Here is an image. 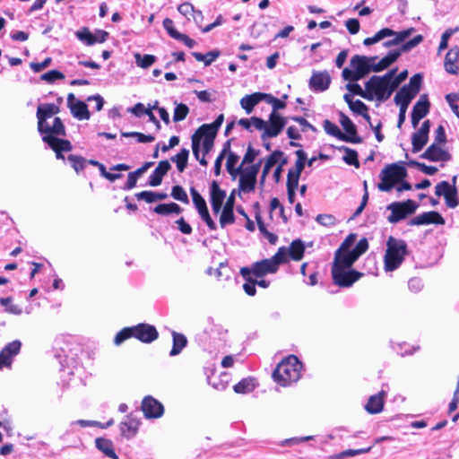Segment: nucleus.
Listing matches in <instances>:
<instances>
[{
  "label": "nucleus",
  "instance_id": "412c9836",
  "mask_svg": "<svg viewBox=\"0 0 459 459\" xmlns=\"http://www.w3.org/2000/svg\"><path fill=\"white\" fill-rule=\"evenodd\" d=\"M225 198L226 192L220 187L216 181H212L210 186V202L214 214L220 213Z\"/></svg>",
  "mask_w": 459,
  "mask_h": 459
},
{
  "label": "nucleus",
  "instance_id": "5701e85b",
  "mask_svg": "<svg viewBox=\"0 0 459 459\" xmlns=\"http://www.w3.org/2000/svg\"><path fill=\"white\" fill-rule=\"evenodd\" d=\"M21 349V342L13 341L8 343L0 352V368L10 367L13 358L17 355Z\"/></svg>",
  "mask_w": 459,
  "mask_h": 459
},
{
  "label": "nucleus",
  "instance_id": "c756f323",
  "mask_svg": "<svg viewBox=\"0 0 459 459\" xmlns=\"http://www.w3.org/2000/svg\"><path fill=\"white\" fill-rule=\"evenodd\" d=\"M385 392L382 391L377 394L369 397L367 404L365 405L366 411L370 414H377L382 411L384 407Z\"/></svg>",
  "mask_w": 459,
  "mask_h": 459
},
{
  "label": "nucleus",
  "instance_id": "680f3d73",
  "mask_svg": "<svg viewBox=\"0 0 459 459\" xmlns=\"http://www.w3.org/2000/svg\"><path fill=\"white\" fill-rule=\"evenodd\" d=\"M316 221L325 227L333 226L336 223V218L332 214H319L316 218Z\"/></svg>",
  "mask_w": 459,
  "mask_h": 459
},
{
  "label": "nucleus",
  "instance_id": "f03ea898",
  "mask_svg": "<svg viewBox=\"0 0 459 459\" xmlns=\"http://www.w3.org/2000/svg\"><path fill=\"white\" fill-rule=\"evenodd\" d=\"M58 112L59 108L55 104L39 105L37 109L38 130L44 134L42 140L56 152V158L64 159L61 152L70 151L71 143L67 140L57 137L65 134L63 122L59 117H55Z\"/></svg>",
  "mask_w": 459,
  "mask_h": 459
},
{
  "label": "nucleus",
  "instance_id": "c9c22d12",
  "mask_svg": "<svg viewBox=\"0 0 459 459\" xmlns=\"http://www.w3.org/2000/svg\"><path fill=\"white\" fill-rule=\"evenodd\" d=\"M394 34V30L389 28H384L377 31L373 37L366 38L363 40L365 46H370L379 42L380 40L388 38Z\"/></svg>",
  "mask_w": 459,
  "mask_h": 459
},
{
  "label": "nucleus",
  "instance_id": "f704fd0d",
  "mask_svg": "<svg viewBox=\"0 0 459 459\" xmlns=\"http://www.w3.org/2000/svg\"><path fill=\"white\" fill-rule=\"evenodd\" d=\"M172 336H173V347H172V350L170 351V356H176L178 353H180L181 351L185 348L187 341H186V338L185 335L176 333V332L172 333Z\"/></svg>",
  "mask_w": 459,
  "mask_h": 459
},
{
  "label": "nucleus",
  "instance_id": "a19ab883",
  "mask_svg": "<svg viewBox=\"0 0 459 459\" xmlns=\"http://www.w3.org/2000/svg\"><path fill=\"white\" fill-rule=\"evenodd\" d=\"M134 56L137 66L143 69L149 68L156 61V57L152 55H141L139 53H135Z\"/></svg>",
  "mask_w": 459,
  "mask_h": 459
},
{
  "label": "nucleus",
  "instance_id": "393cba45",
  "mask_svg": "<svg viewBox=\"0 0 459 459\" xmlns=\"http://www.w3.org/2000/svg\"><path fill=\"white\" fill-rule=\"evenodd\" d=\"M340 123L346 132L343 141L351 143L361 142L360 138L356 134V126L347 116L341 114Z\"/></svg>",
  "mask_w": 459,
  "mask_h": 459
},
{
  "label": "nucleus",
  "instance_id": "c03bdc74",
  "mask_svg": "<svg viewBox=\"0 0 459 459\" xmlns=\"http://www.w3.org/2000/svg\"><path fill=\"white\" fill-rule=\"evenodd\" d=\"M285 165L287 163V159L284 157L283 152L280 151L273 152L265 160V165L269 168H273L274 165Z\"/></svg>",
  "mask_w": 459,
  "mask_h": 459
},
{
  "label": "nucleus",
  "instance_id": "052dcab7",
  "mask_svg": "<svg viewBox=\"0 0 459 459\" xmlns=\"http://www.w3.org/2000/svg\"><path fill=\"white\" fill-rule=\"evenodd\" d=\"M414 28H409L402 31L394 30V34L391 37H394L397 45H399L400 43L405 41V39H408L414 32Z\"/></svg>",
  "mask_w": 459,
  "mask_h": 459
},
{
  "label": "nucleus",
  "instance_id": "473e14b6",
  "mask_svg": "<svg viewBox=\"0 0 459 459\" xmlns=\"http://www.w3.org/2000/svg\"><path fill=\"white\" fill-rule=\"evenodd\" d=\"M219 215V223L222 229L235 222V215L231 208L222 206Z\"/></svg>",
  "mask_w": 459,
  "mask_h": 459
},
{
  "label": "nucleus",
  "instance_id": "4468645a",
  "mask_svg": "<svg viewBox=\"0 0 459 459\" xmlns=\"http://www.w3.org/2000/svg\"><path fill=\"white\" fill-rule=\"evenodd\" d=\"M193 204L198 212L200 218L206 223L210 230H216L217 225L212 219L206 202L194 187L190 189Z\"/></svg>",
  "mask_w": 459,
  "mask_h": 459
},
{
  "label": "nucleus",
  "instance_id": "1a4fd4ad",
  "mask_svg": "<svg viewBox=\"0 0 459 459\" xmlns=\"http://www.w3.org/2000/svg\"><path fill=\"white\" fill-rule=\"evenodd\" d=\"M210 133L206 130L202 131V126H200L192 136L193 153L203 166L207 165L204 155L212 150L215 138V135H210Z\"/></svg>",
  "mask_w": 459,
  "mask_h": 459
},
{
  "label": "nucleus",
  "instance_id": "f3484780",
  "mask_svg": "<svg viewBox=\"0 0 459 459\" xmlns=\"http://www.w3.org/2000/svg\"><path fill=\"white\" fill-rule=\"evenodd\" d=\"M142 411L147 419H159L164 413V407L152 396H146L142 401Z\"/></svg>",
  "mask_w": 459,
  "mask_h": 459
},
{
  "label": "nucleus",
  "instance_id": "864d4df0",
  "mask_svg": "<svg viewBox=\"0 0 459 459\" xmlns=\"http://www.w3.org/2000/svg\"><path fill=\"white\" fill-rule=\"evenodd\" d=\"M264 100L266 101L273 107L272 112H277L279 109H282L286 107V103L271 94L264 93Z\"/></svg>",
  "mask_w": 459,
  "mask_h": 459
},
{
  "label": "nucleus",
  "instance_id": "7ed1b4c3",
  "mask_svg": "<svg viewBox=\"0 0 459 459\" xmlns=\"http://www.w3.org/2000/svg\"><path fill=\"white\" fill-rule=\"evenodd\" d=\"M422 39L423 37L421 35H416L411 40L403 45L402 50H393L379 61H377V56L368 57L364 56H354L351 59V66L352 68H356L365 75L370 71H383L397 60L402 51H408L415 48L422 41Z\"/></svg>",
  "mask_w": 459,
  "mask_h": 459
},
{
  "label": "nucleus",
  "instance_id": "c85d7f7f",
  "mask_svg": "<svg viewBox=\"0 0 459 459\" xmlns=\"http://www.w3.org/2000/svg\"><path fill=\"white\" fill-rule=\"evenodd\" d=\"M429 112V102L427 100L420 98L414 105L411 115V123L414 127L417 126L420 120L422 119Z\"/></svg>",
  "mask_w": 459,
  "mask_h": 459
},
{
  "label": "nucleus",
  "instance_id": "6e6d98bb",
  "mask_svg": "<svg viewBox=\"0 0 459 459\" xmlns=\"http://www.w3.org/2000/svg\"><path fill=\"white\" fill-rule=\"evenodd\" d=\"M223 120H224V116L222 114H221L220 116H218V117L212 124L203 125L202 131L203 130L210 131L211 132L210 135H212V134L216 135L217 130L223 123Z\"/></svg>",
  "mask_w": 459,
  "mask_h": 459
},
{
  "label": "nucleus",
  "instance_id": "39448f33",
  "mask_svg": "<svg viewBox=\"0 0 459 459\" xmlns=\"http://www.w3.org/2000/svg\"><path fill=\"white\" fill-rule=\"evenodd\" d=\"M301 370V362L296 356L290 355L278 364L273 377L281 386H288L300 378Z\"/></svg>",
  "mask_w": 459,
  "mask_h": 459
},
{
  "label": "nucleus",
  "instance_id": "aec40b11",
  "mask_svg": "<svg viewBox=\"0 0 459 459\" xmlns=\"http://www.w3.org/2000/svg\"><path fill=\"white\" fill-rule=\"evenodd\" d=\"M141 421L133 415H128L119 424V430L123 437L126 439H132L134 437L139 430Z\"/></svg>",
  "mask_w": 459,
  "mask_h": 459
},
{
  "label": "nucleus",
  "instance_id": "0eeeda50",
  "mask_svg": "<svg viewBox=\"0 0 459 459\" xmlns=\"http://www.w3.org/2000/svg\"><path fill=\"white\" fill-rule=\"evenodd\" d=\"M406 244L403 240L389 237L386 243V251L384 258L385 270L392 272L403 263L406 255Z\"/></svg>",
  "mask_w": 459,
  "mask_h": 459
},
{
  "label": "nucleus",
  "instance_id": "bf43d9fd",
  "mask_svg": "<svg viewBox=\"0 0 459 459\" xmlns=\"http://www.w3.org/2000/svg\"><path fill=\"white\" fill-rule=\"evenodd\" d=\"M171 195L174 199L183 202L185 204L188 203V197L186 191L180 186H175L172 188Z\"/></svg>",
  "mask_w": 459,
  "mask_h": 459
},
{
  "label": "nucleus",
  "instance_id": "2eb2a0df",
  "mask_svg": "<svg viewBox=\"0 0 459 459\" xmlns=\"http://www.w3.org/2000/svg\"><path fill=\"white\" fill-rule=\"evenodd\" d=\"M297 160L295 167L289 169L287 178V189L297 190L299 186V180L305 168L307 155L302 150L296 151Z\"/></svg>",
  "mask_w": 459,
  "mask_h": 459
},
{
  "label": "nucleus",
  "instance_id": "a18cd8bd",
  "mask_svg": "<svg viewBox=\"0 0 459 459\" xmlns=\"http://www.w3.org/2000/svg\"><path fill=\"white\" fill-rule=\"evenodd\" d=\"M138 199L144 200L147 203H153L167 198V194H159L152 191H143L136 195Z\"/></svg>",
  "mask_w": 459,
  "mask_h": 459
},
{
  "label": "nucleus",
  "instance_id": "5fc2aeb1",
  "mask_svg": "<svg viewBox=\"0 0 459 459\" xmlns=\"http://www.w3.org/2000/svg\"><path fill=\"white\" fill-rule=\"evenodd\" d=\"M189 113V108L185 104H177L174 109L173 119L175 122H178L184 120L187 114Z\"/></svg>",
  "mask_w": 459,
  "mask_h": 459
},
{
  "label": "nucleus",
  "instance_id": "37998d69",
  "mask_svg": "<svg viewBox=\"0 0 459 459\" xmlns=\"http://www.w3.org/2000/svg\"><path fill=\"white\" fill-rule=\"evenodd\" d=\"M75 35L80 41L88 46H91L96 43L94 34L91 33L88 28H82L75 32Z\"/></svg>",
  "mask_w": 459,
  "mask_h": 459
},
{
  "label": "nucleus",
  "instance_id": "ddd939ff",
  "mask_svg": "<svg viewBox=\"0 0 459 459\" xmlns=\"http://www.w3.org/2000/svg\"><path fill=\"white\" fill-rule=\"evenodd\" d=\"M259 165L243 167L239 172L238 188L240 192L250 193L255 190Z\"/></svg>",
  "mask_w": 459,
  "mask_h": 459
},
{
  "label": "nucleus",
  "instance_id": "de8ad7c7",
  "mask_svg": "<svg viewBox=\"0 0 459 459\" xmlns=\"http://www.w3.org/2000/svg\"><path fill=\"white\" fill-rule=\"evenodd\" d=\"M178 10L187 20L193 19L195 22H197V17L195 16V10L190 3L181 4L178 7Z\"/></svg>",
  "mask_w": 459,
  "mask_h": 459
},
{
  "label": "nucleus",
  "instance_id": "3c124183",
  "mask_svg": "<svg viewBox=\"0 0 459 459\" xmlns=\"http://www.w3.org/2000/svg\"><path fill=\"white\" fill-rule=\"evenodd\" d=\"M147 166L138 169L134 172H130L127 177L126 189H132L135 186L138 178L146 170Z\"/></svg>",
  "mask_w": 459,
  "mask_h": 459
},
{
  "label": "nucleus",
  "instance_id": "9b49d317",
  "mask_svg": "<svg viewBox=\"0 0 459 459\" xmlns=\"http://www.w3.org/2000/svg\"><path fill=\"white\" fill-rule=\"evenodd\" d=\"M418 208V204L412 200L404 202H394L387 206V210L391 212L387 220L391 223L398 222L409 214H412Z\"/></svg>",
  "mask_w": 459,
  "mask_h": 459
},
{
  "label": "nucleus",
  "instance_id": "f8f14e48",
  "mask_svg": "<svg viewBox=\"0 0 459 459\" xmlns=\"http://www.w3.org/2000/svg\"><path fill=\"white\" fill-rule=\"evenodd\" d=\"M264 127L262 128V139L274 138L280 134L287 124V119L278 112H272L267 121L264 120Z\"/></svg>",
  "mask_w": 459,
  "mask_h": 459
},
{
  "label": "nucleus",
  "instance_id": "4be33fe9",
  "mask_svg": "<svg viewBox=\"0 0 459 459\" xmlns=\"http://www.w3.org/2000/svg\"><path fill=\"white\" fill-rule=\"evenodd\" d=\"M421 157L430 161H447L451 158L449 152L438 143H432Z\"/></svg>",
  "mask_w": 459,
  "mask_h": 459
},
{
  "label": "nucleus",
  "instance_id": "ea45409f",
  "mask_svg": "<svg viewBox=\"0 0 459 459\" xmlns=\"http://www.w3.org/2000/svg\"><path fill=\"white\" fill-rule=\"evenodd\" d=\"M429 136L419 133L418 131L412 134L411 143H412V152H418L426 145L428 142Z\"/></svg>",
  "mask_w": 459,
  "mask_h": 459
},
{
  "label": "nucleus",
  "instance_id": "e433bc0d",
  "mask_svg": "<svg viewBox=\"0 0 459 459\" xmlns=\"http://www.w3.org/2000/svg\"><path fill=\"white\" fill-rule=\"evenodd\" d=\"M238 156L233 152H230L227 158L226 168L228 172L234 178L238 175L239 170L243 168L242 166L237 167L238 162Z\"/></svg>",
  "mask_w": 459,
  "mask_h": 459
},
{
  "label": "nucleus",
  "instance_id": "b1692460",
  "mask_svg": "<svg viewBox=\"0 0 459 459\" xmlns=\"http://www.w3.org/2000/svg\"><path fill=\"white\" fill-rule=\"evenodd\" d=\"M427 224H445V220L437 212H427L414 217L411 221V225H427Z\"/></svg>",
  "mask_w": 459,
  "mask_h": 459
},
{
  "label": "nucleus",
  "instance_id": "a211bd4d",
  "mask_svg": "<svg viewBox=\"0 0 459 459\" xmlns=\"http://www.w3.org/2000/svg\"><path fill=\"white\" fill-rule=\"evenodd\" d=\"M131 328H132L133 337H134L137 340H139L143 342H145V343H150V342L155 341L159 336V333H158L156 328L151 325L139 324Z\"/></svg>",
  "mask_w": 459,
  "mask_h": 459
},
{
  "label": "nucleus",
  "instance_id": "49530a36",
  "mask_svg": "<svg viewBox=\"0 0 459 459\" xmlns=\"http://www.w3.org/2000/svg\"><path fill=\"white\" fill-rule=\"evenodd\" d=\"M188 155L189 151L183 149L175 157L172 158V160L176 162L177 168L180 172H182L186 166Z\"/></svg>",
  "mask_w": 459,
  "mask_h": 459
},
{
  "label": "nucleus",
  "instance_id": "72a5a7b5",
  "mask_svg": "<svg viewBox=\"0 0 459 459\" xmlns=\"http://www.w3.org/2000/svg\"><path fill=\"white\" fill-rule=\"evenodd\" d=\"M238 124L249 131H251L252 127L259 131L264 127V120L256 117H252L251 118H241L238 121Z\"/></svg>",
  "mask_w": 459,
  "mask_h": 459
},
{
  "label": "nucleus",
  "instance_id": "dca6fc26",
  "mask_svg": "<svg viewBox=\"0 0 459 459\" xmlns=\"http://www.w3.org/2000/svg\"><path fill=\"white\" fill-rule=\"evenodd\" d=\"M435 194L437 196H443L446 205L450 208H455L459 204L457 189L455 186H451L447 181L438 183L435 187Z\"/></svg>",
  "mask_w": 459,
  "mask_h": 459
},
{
  "label": "nucleus",
  "instance_id": "0e129e2a",
  "mask_svg": "<svg viewBox=\"0 0 459 459\" xmlns=\"http://www.w3.org/2000/svg\"><path fill=\"white\" fill-rule=\"evenodd\" d=\"M64 78H65V75L57 70H51V71H48V73H45L44 74L41 75V79L48 82H53L56 80H61Z\"/></svg>",
  "mask_w": 459,
  "mask_h": 459
},
{
  "label": "nucleus",
  "instance_id": "bb28decb",
  "mask_svg": "<svg viewBox=\"0 0 459 459\" xmlns=\"http://www.w3.org/2000/svg\"><path fill=\"white\" fill-rule=\"evenodd\" d=\"M459 62V47L452 48L446 56L445 58V69L447 73L455 74L458 73L459 67L457 63Z\"/></svg>",
  "mask_w": 459,
  "mask_h": 459
},
{
  "label": "nucleus",
  "instance_id": "6ab92c4d",
  "mask_svg": "<svg viewBox=\"0 0 459 459\" xmlns=\"http://www.w3.org/2000/svg\"><path fill=\"white\" fill-rule=\"evenodd\" d=\"M67 106L75 118L79 120H88L90 118L87 105L77 100L73 93H69L67 96Z\"/></svg>",
  "mask_w": 459,
  "mask_h": 459
},
{
  "label": "nucleus",
  "instance_id": "79ce46f5",
  "mask_svg": "<svg viewBox=\"0 0 459 459\" xmlns=\"http://www.w3.org/2000/svg\"><path fill=\"white\" fill-rule=\"evenodd\" d=\"M352 112L362 116L365 120L370 124V117L368 114V107L359 100H354L349 107Z\"/></svg>",
  "mask_w": 459,
  "mask_h": 459
},
{
  "label": "nucleus",
  "instance_id": "774afa93",
  "mask_svg": "<svg viewBox=\"0 0 459 459\" xmlns=\"http://www.w3.org/2000/svg\"><path fill=\"white\" fill-rule=\"evenodd\" d=\"M410 164L412 166L418 167L419 169H420V170L423 173H425L427 175H434L437 172V169L436 167L428 166V165H425L424 163H420L417 161H411Z\"/></svg>",
  "mask_w": 459,
  "mask_h": 459
},
{
  "label": "nucleus",
  "instance_id": "603ef678",
  "mask_svg": "<svg viewBox=\"0 0 459 459\" xmlns=\"http://www.w3.org/2000/svg\"><path fill=\"white\" fill-rule=\"evenodd\" d=\"M124 137H134L138 143H152L155 137L152 134H144L138 132H126L122 133Z\"/></svg>",
  "mask_w": 459,
  "mask_h": 459
},
{
  "label": "nucleus",
  "instance_id": "6e6552de",
  "mask_svg": "<svg viewBox=\"0 0 459 459\" xmlns=\"http://www.w3.org/2000/svg\"><path fill=\"white\" fill-rule=\"evenodd\" d=\"M407 176V170L402 163L386 165L380 173V183L377 188L383 192L391 191L398 183Z\"/></svg>",
  "mask_w": 459,
  "mask_h": 459
},
{
  "label": "nucleus",
  "instance_id": "8fccbe9b",
  "mask_svg": "<svg viewBox=\"0 0 459 459\" xmlns=\"http://www.w3.org/2000/svg\"><path fill=\"white\" fill-rule=\"evenodd\" d=\"M324 129L328 134L338 139L343 140V137H345V134L342 133L339 127L329 120L324 122Z\"/></svg>",
  "mask_w": 459,
  "mask_h": 459
},
{
  "label": "nucleus",
  "instance_id": "58836bf2",
  "mask_svg": "<svg viewBox=\"0 0 459 459\" xmlns=\"http://www.w3.org/2000/svg\"><path fill=\"white\" fill-rule=\"evenodd\" d=\"M154 212L159 214L167 215L169 213H180L181 208L175 203L159 204L154 208Z\"/></svg>",
  "mask_w": 459,
  "mask_h": 459
},
{
  "label": "nucleus",
  "instance_id": "2f4dec72",
  "mask_svg": "<svg viewBox=\"0 0 459 459\" xmlns=\"http://www.w3.org/2000/svg\"><path fill=\"white\" fill-rule=\"evenodd\" d=\"M286 250L287 257L290 256L291 259L299 261L303 257L305 247L300 240H295Z\"/></svg>",
  "mask_w": 459,
  "mask_h": 459
},
{
  "label": "nucleus",
  "instance_id": "7c9ffc66",
  "mask_svg": "<svg viewBox=\"0 0 459 459\" xmlns=\"http://www.w3.org/2000/svg\"><path fill=\"white\" fill-rule=\"evenodd\" d=\"M257 383L254 377H246L233 386L234 392L237 394L251 393L256 386Z\"/></svg>",
  "mask_w": 459,
  "mask_h": 459
},
{
  "label": "nucleus",
  "instance_id": "4c0bfd02",
  "mask_svg": "<svg viewBox=\"0 0 459 459\" xmlns=\"http://www.w3.org/2000/svg\"><path fill=\"white\" fill-rule=\"evenodd\" d=\"M96 446L107 456H108L112 459H117V456L113 449V445L109 440L105 439V438H97Z\"/></svg>",
  "mask_w": 459,
  "mask_h": 459
},
{
  "label": "nucleus",
  "instance_id": "69168bd1",
  "mask_svg": "<svg viewBox=\"0 0 459 459\" xmlns=\"http://www.w3.org/2000/svg\"><path fill=\"white\" fill-rule=\"evenodd\" d=\"M68 160L71 162L72 167L77 173L83 169L84 164L86 162V160L83 158L75 155H70L68 157Z\"/></svg>",
  "mask_w": 459,
  "mask_h": 459
},
{
  "label": "nucleus",
  "instance_id": "338daca9",
  "mask_svg": "<svg viewBox=\"0 0 459 459\" xmlns=\"http://www.w3.org/2000/svg\"><path fill=\"white\" fill-rule=\"evenodd\" d=\"M163 27L164 29L168 31V33L169 34L170 37H172L173 39H177L180 32H178L175 28H174V22L171 19L169 18H166L164 21H163Z\"/></svg>",
  "mask_w": 459,
  "mask_h": 459
},
{
  "label": "nucleus",
  "instance_id": "09e8293b",
  "mask_svg": "<svg viewBox=\"0 0 459 459\" xmlns=\"http://www.w3.org/2000/svg\"><path fill=\"white\" fill-rule=\"evenodd\" d=\"M0 303L5 307L7 313L17 316L22 313V307L19 305L13 304L10 298H2Z\"/></svg>",
  "mask_w": 459,
  "mask_h": 459
},
{
  "label": "nucleus",
  "instance_id": "a878e982",
  "mask_svg": "<svg viewBox=\"0 0 459 459\" xmlns=\"http://www.w3.org/2000/svg\"><path fill=\"white\" fill-rule=\"evenodd\" d=\"M330 75L326 72L314 73L310 78V87L316 91H325L329 87Z\"/></svg>",
  "mask_w": 459,
  "mask_h": 459
},
{
  "label": "nucleus",
  "instance_id": "cd10ccee",
  "mask_svg": "<svg viewBox=\"0 0 459 459\" xmlns=\"http://www.w3.org/2000/svg\"><path fill=\"white\" fill-rule=\"evenodd\" d=\"M264 93L255 92L241 98L239 103L241 108L247 114L252 113L254 108L262 100H264Z\"/></svg>",
  "mask_w": 459,
  "mask_h": 459
},
{
  "label": "nucleus",
  "instance_id": "423d86ee",
  "mask_svg": "<svg viewBox=\"0 0 459 459\" xmlns=\"http://www.w3.org/2000/svg\"><path fill=\"white\" fill-rule=\"evenodd\" d=\"M287 262L286 247H280L277 253L269 259H264L252 265L251 268H242L243 276L252 273L255 276L262 277L267 273H274L281 264Z\"/></svg>",
  "mask_w": 459,
  "mask_h": 459
},
{
  "label": "nucleus",
  "instance_id": "e2e57ef3",
  "mask_svg": "<svg viewBox=\"0 0 459 459\" xmlns=\"http://www.w3.org/2000/svg\"><path fill=\"white\" fill-rule=\"evenodd\" d=\"M346 89L353 93V94H356V95H359L364 99L367 100V95L365 92H367V88L365 87V89H362V87L356 83L355 82H349L347 85H346Z\"/></svg>",
  "mask_w": 459,
  "mask_h": 459
},
{
  "label": "nucleus",
  "instance_id": "4d7b16f0",
  "mask_svg": "<svg viewBox=\"0 0 459 459\" xmlns=\"http://www.w3.org/2000/svg\"><path fill=\"white\" fill-rule=\"evenodd\" d=\"M344 151L345 155L343 156V160L349 164V165H355L356 167L359 166L357 152L353 150H351L347 147L341 148Z\"/></svg>",
  "mask_w": 459,
  "mask_h": 459
},
{
  "label": "nucleus",
  "instance_id": "13d9d810",
  "mask_svg": "<svg viewBox=\"0 0 459 459\" xmlns=\"http://www.w3.org/2000/svg\"><path fill=\"white\" fill-rule=\"evenodd\" d=\"M133 337L132 328L126 327L117 333L114 339L116 345H120L124 341Z\"/></svg>",
  "mask_w": 459,
  "mask_h": 459
},
{
  "label": "nucleus",
  "instance_id": "f257e3e1",
  "mask_svg": "<svg viewBox=\"0 0 459 459\" xmlns=\"http://www.w3.org/2000/svg\"><path fill=\"white\" fill-rule=\"evenodd\" d=\"M356 235L350 234L335 252L332 275L333 282L340 287H350L362 276L351 267L368 250V244L366 238H361L354 247Z\"/></svg>",
  "mask_w": 459,
  "mask_h": 459
},
{
  "label": "nucleus",
  "instance_id": "20e7f679",
  "mask_svg": "<svg viewBox=\"0 0 459 459\" xmlns=\"http://www.w3.org/2000/svg\"><path fill=\"white\" fill-rule=\"evenodd\" d=\"M396 70H391L383 76L374 75L367 82V100L383 102L390 98L394 89L392 86V77Z\"/></svg>",
  "mask_w": 459,
  "mask_h": 459
},
{
  "label": "nucleus",
  "instance_id": "9d476101",
  "mask_svg": "<svg viewBox=\"0 0 459 459\" xmlns=\"http://www.w3.org/2000/svg\"><path fill=\"white\" fill-rule=\"evenodd\" d=\"M421 76L420 74L413 75L408 85L403 86L395 95L394 101L399 107L408 108L411 100L420 91Z\"/></svg>",
  "mask_w": 459,
  "mask_h": 459
}]
</instances>
